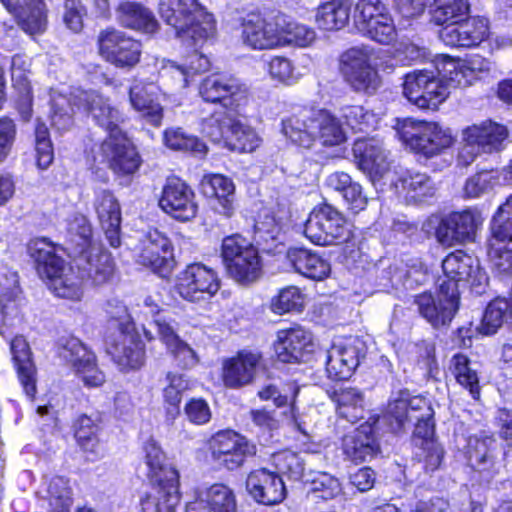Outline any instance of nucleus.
<instances>
[{"label": "nucleus", "instance_id": "obj_31", "mask_svg": "<svg viewBox=\"0 0 512 512\" xmlns=\"http://www.w3.org/2000/svg\"><path fill=\"white\" fill-rule=\"evenodd\" d=\"M13 14L23 31L30 35L41 34L47 27V9L43 0H0Z\"/></svg>", "mask_w": 512, "mask_h": 512}, {"label": "nucleus", "instance_id": "obj_24", "mask_svg": "<svg viewBox=\"0 0 512 512\" xmlns=\"http://www.w3.org/2000/svg\"><path fill=\"white\" fill-rule=\"evenodd\" d=\"M446 285L454 283L458 290V283L468 282L473 287L485 286L488 282L486 273L479 267L478 263L462 251L449 254L442 262Z\"/></svg>", "mask_w": 512, "mask_h": 512}, {"label": "nucleus", "instance_id": "obj_29", "mask_svg": "<svg viewBox=\"0 0 512 512\" xmlns=\"http://www.w3.org/2000/svg\"><path fill=\"white\" fill-rule=\"evenodd\" d=\"M185 512H237L236 497L230 487L215 483L196 490Z\"/></svg>", "mask_w": 512, "mask_h": 512}, {"label": "nucleus", "instance_id": "obj_39", "mask_svg": "<svg viewBox=\"0 0 512 512\" xmlns=\"http://www.w3.org/2000/svg\"><path fill=\"white\" fill-rule=\"evenodd\" d=\"M262 143V138L250 125L244 123L234 115L230 129L227 130L225 146L227 149L239 153H251Z\"/></svg>", "mask_w": 512, "mask_h": 512}, {"label": "nucleus", "instance_id": "obj_21", "mask_svg": "<svg viewBox=\"0 0 512 512\" xmlns=\"http://www.w3.org/2000/svg\"><path fill=\"white\" fill-rule=\"evenodd\" d=\"M280 15L262 18L250 16L242 24V40L254 50L280 48Z\"/></svg>", "mask_w": 512, "mask_h": 512}, {"label": "nucleus", "instance_id": "obj_14", "mask_svg": "<svg viewBox=\"0 0 512 512\" xmlns=\"http://www.w3.org/2000/svg\"><path fill=\"white\" fill-rule=\"evenodd\" d=\"M366 347L357 337L337 340L327 351L326 371L332 380L349 379L365 357Z\"/></svg>", "mask_w": 512, "mask_h": 512}, {"label": "nucleus", "instance_id": "obj_55", "mask_svg": "<svg viewBox=\"0 0 512 512\" xmlns=\"http://www.w3.org/2000/svg\"><path fill=\"white\" fill-rule=\"evenodd\" d=\"M339 416L354 422L363 417L364 397L356 388H344L335 395Z\"/></svg>", "mask_w": 512, "mask_h": 512}, {"label": "nucleus", "instance_id": "obj_17", "mask_svg": "<svg viewBox=\"0 0 512 512\" xmlns=\"http://www.w3.org/2000/svg\"><path fill=\"white\" fill-rule=\"evenodd\" d=\"M23 298L19 287L18 275L8 268L0 269V308L2 323L0 334L6 336L9 327L22 322Z\"/></svg>", "mask_w": 512, "mask_h": 512}, {"label": "nucleus", "instance_id": "obj_46", "mask_svg": "<svg viewBox=\"0 0 512 512\" xmlns=\"http://www.w3.org/2000/svg\"><path fill=\"white\" fill-rule=\"evenodd\" d=\"M162 342L166 345L168 353L174 358L177 365L182 368H191L198 363L195 351L176 334L170 324L162 323Z\"/></svg>", "mask_w": 512, "mask_h": 512}, {"label": "nucleus", "instance_id": "obj_40", "mask_svg": "<svg viewBox=\"0 0 512 512\" xmlns=\"http://www.w3.org/2000/svg\"><path fill=\"white\" fill-rule=\"evenodd\" d=\"M426 96L423 97L424 108L436 110L449 96L451 89L457 88L443 68V57L437 64L436 70H429Z\"/></svg>", "mask_w": 512, "mask_h": 512}, {"label": "nucleus", "instance_id": "obj_45", "mask_svg": "<svg viewBox=\"0 0 512 512\" xmlns=\"http://www.w3.org/2000/svg\"><path fill=\"white\" fill-rule=\"evenodd\" d=\"M398 190L410 201H422L435 192V184L431 178L421 172L406 171L395 183Z\"/></svg>", "mask_w": 512, "mask_h": 512}, {"label": "nucleus", "instance_id": "obj_52", "mask_svg": "<svg viewBox=\"0 0 512 512\" xmlns=\"http://www.w3.org/2000/svg\"><path fill=\"white\" fill-rule=\"evenodd\" d=\"M47 501L50 512H69L72 491L68 479L54 476L47 483Z\"/></svg>", "mask_w": 512, "mask_h": 512}, {"label": "nucleus", "instance_id": "obj_3", "mask_svg": "<svg viewBox=\"0 0 512 512\" xmlns=\"http://www.w3.org/2000/svg\"><path fill=\"white\" fill-rule=\"evenodd\" d=\"M162 18L181 41L205 44L217 35L216 20L198 0H167Z\"/></svg>", "mask_w": 512, "mask_h": 512}, {"label": "nucleus", "instance_id": "obj_11", "mask_svg": "<svg viewBox=\"0 0 512 512\" xmlns=\"http://www.w3.org/2000/svg\"><path fill=\"white\" fill-rule=\"evenodd\" d=\"M373 60V51L368 48L354 47L342 55V72L354 90L371 93L379 86Z\"/></svg>", "mask_w": 512, "mask_h": 512}, {"label": "nucleus", "instance_id": "obj_25", "mask_svg": "<svg viewBox=\"0 0 512 512\" xmlns=\"http://www.w3.org/2000/svg\"><path fill=\"white\" fill-rule=\"evenodd\" d=\"M202 193L209 199L210 209L225 218L233 216L235 184L222 174H205L200 182Z\"/></svg>", "mask_w": 512, "mask_h": 512}, {"label": "nucleus", "instance_id": "obj_32", "mask_svg": "<svg viewBox=\"0 0 512 512\" xmlns=\"http://www.w3.org/2000/svg\"><path fill=\"white\" fill-rule=\"evenodd\" d=\"M94 209L110 245L118 247L121 243V208L118 200L110 191H99L95 196Z\"/></svg>", "mask_w": 512, "mask_h": 512}, {"label": "nucleus", "instance_id": "obj_19", "mask_svg": "<svg viewBox=\"0 0 512 512\" xmlns=\"http://www.w3.org/2000/svg\"><path fill=\"white\" fill-rule=\"evenodd\" d=\"M193 190L180 178L166 180L162 189V210L180 221H189L197 214Z\"/></svg>", "mask_w": 512, "mask_h": 512}, {"label": "nucleus", "instance_id": "obj_30", "mask_svg": "<svg viewBox=\"0 0 512 512\" xmlns=\"http://www.w3.org/2000/svg\"><path fill=\"white\" fill-rule=\"evenodd\" d=\"M106 350L123 371L137 369L143 363L144 348L136 330L118 332L114 337H110Z\"/></svg>", "mask_w": 512, "mask_h": 512}, {"label": "nucleus", "instance_id": "obj_12", "mask_svg": "<svg viewBox=\"0 0 512 512\" xmlns=\"http://www.w3.org/2000/svg\"><path fill=\"white\" fill-rule=\"evenodd\" d=\"M60 357L88 388L100 387L106 380L95 353L77 338H69L59 350Z\"/></svg>", "mask_w": 512, "mask_h": 512}, {"label": "nucleus", "instance_id": "obj_64", "mask_svg": "<svg viewBox=\"0 0 512 512\" xmlns=\"http://www.w3.org/2000/svg\"><path fill=\"white\" fill-rule=\"evenodd\" d=\"M267 71L274 81L286 85L296 83L301 77L292 61L284 56L272 57L267 63Z\"/></svg>", "mask_w": 512, "mask_h": 512}, {"label": "nucleus", "instance_id": "obj_44", "mask_svg": "<svg viewBox=\"0 0 512 512\" xmlns=\"http://www.w3.org/2000/svg\"><path fill=\"white\" fill-rule=\"evenodd\" d=\"M182 42L188 48L193 49L188 63H186L184 66H177L174 65V63L171 61H166L162 62V69L172 76H177V80L180 86L186 87L188 85V78L190 74L207 71L210 67V62L205 55L198 52V48L202 47L204 44L195 45L191 40Z\"/></svg>", "mask_w": 512, "mask_h": 512}, {"label": "nucleus", "instance_id": "obj_10", "mask_svg": "<svg viewBox=\"0 0 512 512\" xmlns=\"http://www.w3.org/2000/svg\"><path fill=\"white\" fill-rule=\"evenodd\" d=\"M508 135V129L504 125L491 120L467 126L461 133L464 147L460 152V158L468 164L480 152L499 151L503 148Z\"/></svg>", "mask_w": 512, "mask_h": 512}, {"label": "nucleus", "instance_id": "obj_20", "mask_svg": "<svg viewBox=\"0 0 512 512\" xmlns=\"http://www.w3.org/2000/svg\"><path fill=\"white\" fill-rule=\"evenodd\" d=\"M352 150L359 169L373 182L389 173V153L379 139H358L354 142Z\"/></svg>", "mask_w": 512, "mask_h": 512}, {"label": "nucleus", "instance_id": "obj_8", "mask_svg": "<svg viewBox=\"0 0 512 512\" xmlns=\"http://www.w3.org/2000/svg\"><path fill=\"white\" fill-rule=\"evenodd\" d=\"M221 287L217 272L202 263H192L175 279L174 290L189 302H200L212 298Z\"/></svg>", "mask_w": 512, "mask_h": 512}, {"label": "nucleus", "instance_id": "obj_6", "mask_svg": "<svg viewBox=\"0 0 512 512\" xmlns=\"http://www.w3.org/2000/svg\"><path fill=\"white\" fill-rule=\"evenodd\" d=\"M222 257L228 275L240 284L255 282L262 275V262L257 248L240 235L224 238Z\"/></svg>", "mask_w": 512, "mask_h": 512}, {"label": "nucleus", "instance_id": "obj_50", "mask_svg": "<svg viewBox=\"0 0 512 512\" xmlns=\"http://www.w3.org/2000/svg\"><path fill=\"white\" fill-rule=\"evenodd\" d=\"M96 250L94 247L91 251ZM87 276L95 286L108 283L114 275V261L107 251L99 250L97 253L90 252L87 259Z\"/></svg>", "mask_w": 512, "mask_h": 512}, {"label": "nucleus", "instance_id": "obj_51", "mask_svg": "<svg viewBox=\"0 0 512 512\" xmlns=\"http://www.w3.org/2000/svg\"><path fill=\"white\" fill-rule=\"evenodd\" d=\"M469 11L468 0H434L432 19L438 25L457 24Z\"/></svg>", "mask_w": 512, "mask_h": 512}, {"label": "nucleus", "instance_id": "obj_15", "mask_svg": "<svg viewBox=\"0 0 512 512\" xmlns=\"http://www.w3.org/2000/svg\"><path fill=\"white\" fill-rule=\"evenodd\" d=\"M483 219L477 211L465 210L443 218L437 227L436 238L446 247L473 241Z\"/></svg>", "mask_w": 512, "mask_h": 512}, {"label": "nucleus", "instance_id": "obj_57", "mask_svg": "<svg viewBox=\"0 0 512 512\" xmlns=\"http://www.w3.org/2000/svg\"><path fill=\"white\" fill-rule=\"evenodd\" d=\"M489 256L500 274L512 273V236L501 238L492 234Z\"/></svg>", "mask_w": 512, "mask_h": 512}, {"label": "nucleus", "instance_id": "obj_60", "mask_svg": "<svg viewBox=\"0 0 512 512\" xmlns=\"http://www.w3.org/2000/svg\"><path fill=\"white\" fill-rule=\"evenodd\" d=\"M358 30L380 44L388 45L397 38V30L390 13Z\"/></svg>", "mask_w": 512, "mask_h": 512}, {"label": "nucleus", "instance_id": "obj_63", "mask_svg": "<svg viewBox=\"0 0 512 512\" xmlns=\"http://www.w3.org/2000/svg\"><path fill=\"white\" fill-rule=\"evenodd\" d=\"M343 117L348 126L356 132H367L376 127V115L360 105L347 106L343 109Z\"/></svg>", "mask_w": 512, "mask_h": 512}, {"label": "nucleus", "instance_id": "obj_9", "mask_svg": "<svg viewBox=\"0 0 512 512\" xmlns=\"http://www.w3.org/2000/svg\"><path fill=\"white\" fill-rule=\"evenodd\" d=\"M97 44L99 55L117 68L131 69L140 61L141 43L121 30L107 28L100 31Z\"/></svg>", "mask_w": 512, "mask_h": 512}, {"label": "nucleus", "instance_id": "obj_61", "mask_svg": "<svg viewBox=\"0 0 512 512\" xmlns=\"http://www.w3.org/2000/svg\"><path fill=\"white\" fill-rule=\"evenodd\" d=\"M179 472L172 466H162V502L167 512H174L180 503Z\"/></svg>", "mask_w": 512, "mask_h": 512}, {"label": "nucleus", "instance_id": "obj_28", "mask_svg": "<svg viewBox=\"0 0 512 512\" xmlns=\"http://www.w3.org/2000/svg\"><path fill=\"white\" fill-rule=\"evenodd\" d=\"M246 489L255 501L264 505L278 504L286 497L282 478L265 468L255 469L248 474Z\"/></svg>", "mask_w": 512, "mask_h": 512}, {"label": "nucleus", "instance_id": "obj_36", "mask_svg": "<svg viewBox=\"0 0 512 512\" xmlns=\"http://www.w3.org/2000/svg\"><path fill=\"white\" fill-rule=\"evenodd\" d=\"M159 92L160 87L156 83H138L131 87L129 93L132 107L153 126L160 124Z\"/></svg>", "mask_w": 512, "mask_h": 512}, {"label": "nucleus", "instance_id": "obj_59", "mask_svg": "<svg viewBox=\"0 0 512 512\" xmlns=\"http://www.w3.org/2000/svg\"><path fill=\"white\" fill-rule=\"evenodd\" d=\"M428 75L429 70H415L405 76L403 83L404 96L420 109L424 108L422 100L426 96Z\"/></svg>", "mask_w": 512, "mask_h": 512}, {"label": "nucleus", "instance_id": "obj_16", "mask_svg": "<svg viewBox=\"0 0 512 512\" xmlns=\"http://www.w3.org/2000/svg\"><path fill=\"white\" fill-rule=\"evenodd\" d=\"M213 460L228 470L240 467L248 455L255 453V447L240 434L231 431H220L210 440Z\"/></svg>", "mask_w": 512, "mask_h": 512}, {"label": "nucleus", "instance_id": "obj_7", "mask_svg": "<svg viewBox=\"0 0 512 512\" xmlns=\"http://www.w3.org/2000/svg\"><path fill=\"white\" fill-rule=\"evenodd\" d=\"M305 237L315 245L328 246L346 241L350 231L343 215L329 204L315 207L304 227Z\"/></svg>", "mask_w": 512, "mask_h": 512}, {"label": "nucleus", "instance_id": "obj_47", "mask_svg": "<svg viewBox=\"0 0 512 512\" xmlns=\"http://www.w3.org/2000/svg\"><path fill=\"white\" fill-rule=\"evenodd\" d=\"M67 249L76 255H82L92 247V227L89 220L81 214L73 216L67 228Z\"/></svg>", "mask_w": 512, "mask_h": 512}, {"label": "nucleus", "instance_id": "obj_22", "mask_svg": "<svg viewBox=\"0 0 512 512\" xmlns=\"http://www.w3.org/2000/svg\"><path fill=\"white\" fill-rule=\"evenodd\" d=\"M199 93L205 101L222 102L224 106L235 107L247 98L248 90L236 78L212 74L201 82Z\"/></svg>", "mask_w": 512, "mask_h": 512}, {"label": "nucleus", "instance_id": "obj_42", "mask_svg": "<svg viewBox=\"0 0 512 512\" xmlns=\"http://www.w3.org/2000/svg\"><path fill=\"white\" fill-rule=\"evenodd\" d=\"M349 16L350 9L344 1L330 0L317 7L315 23L321 30L337 31L347 25Z\"/></svg>", "mask_w": 512, "mask_h": 512}, {"label": "nucleus", "instance_id": "obj_33", "mask_svg": "<svg viewBox=\"0 0 512 512\" xmlns=\"http://www.w3.org/2000/svg\"><path fill=\"white\" fill-rule=\"evenodd\" d=\"M31 61L27 56L15 55L12 58L11 75L15 90V103L22 119L28 121L32 115V91L28 80Z\"/></svg>", "mask_w": 512, "mask_h": 512}, {"label": "nucleus", "instance_id": "obj_27", "mask_svg": "<svg viewBox=\"0 0 512 512\" xmlns=\"http://www.w3.org/2000/svg\"><path fill=\"white\" fill-rule=\"evenodd\" d=\"M260 353L240 351L235 356L224 360L222 381L227 388L238 389L251 384L261 365Z\"/></svg>", "mask_w": 512, "mask_h": 512}, {"label": "nucleus", "instance_id": "obj_2", "mask_svg": "<svg viewBox=\"0 0 512 512\" xmlns=\"http://www.w3.org/2000/svg\"><path fill=\"white\" fill-rule=\"evenodd\" d=\"M282 132L292 143L311 148L318 139L325 147L340 146L347 134L340 120L325 109H303L282 121Z\"/></svg>", "mask_w": 512, "mask_h": 512}, {"label": "nucleus", "instance_id": "obj_41", "mask_svg": "<svg viewBox=\"0 0 512 512\" xmlns=\"http://www.w3.org/2000/svg\"><path fill=\"white\" fill-rule=\"evenodd\" d=\"M280 48L298 47L307 48L312 46L317 33L314 28L280 15Z\"/></svg>", "mask_w": 512, "mask_h": 512}, {"label": "nucleus", "instance_id": "obj_37", "mask_svg": "<svg viewBox=\"0 0 512 512\" xmlns=\"http://www.w3.org/2000/svg\"><path fill=\"white\" fill-rule=\"evenodd\" d=\"M116 19L124 27L143 33H154L157 20L152 12L137 2L125 1L116 8Z\"/></svg>", "mask_w": 512, "mask_h": 512}, {"label": "nucleus", "instance_id": "obj_35", "mask_svg": "<svg viewBox=\"0 0 512 512\" xmlns=\"http://www.w3.org/2000/svg\"><path fill=\"white\" fill-rule=\"evenodd\" d=\"M286 260L296 273L313 280H323L331 272L328 261L306 248H289Z\"/></svg>", "mask_w": 512, "mask_h": 512}, {"label": "nucleus", "instance_id": "obj_18", "mask_svg": "<svg viewBox=\"0 0 512 512\" xmlns=\"http://www.w3.org/2000/svg\"><path fill=\"white\" fill-rule=\"evenodd\" d=\"M443 68L457 88L468 87L496 70L492 61L480 55H472L466 59H454L444 55Z\"/></svg>", "mask_w": 512, "mask_h": 512}, {"label": "nucleus", "instance_id": "obj_26", "mask_svg": "<svg viewBox=\"0 0 512 512\" xmlns=\"http://www.w3.org/2000/svg\"><path fill=\"white\" fill-rule=\"evenodd\" d=\"M489 35V21L485 17H471L457 24H448L439 31L440 39L453 47L479 45Z\"/></svg>", "mask_w": 512, "mask_h": 512}, {"label": "nucleus", "instance_id": "obj_62", "mask_svg": "<svg viewBox=\"0 0 512 512\" xmlns=\"http://www.w3.org/2000/svg\"><path fill=\"white\" fill-rule=\"evenodd\" d=\"M303 307L304 295L300 289L295 286L282 289L271 302L272 311L279 315L292 311L299 312Z\"/></svg>", "mask_w": 512, "mask_h": 512}, {"label": "nucleus", "instance_id": "obj_34", "mask_svg": "<svg viewBox=\"0 0 512 512\" xmlns=\"http://www.w3.org/2000/svg\"><path fill=\"white\" fill-rule=\"evenodd\" d=\"M343 450L346 457L353 462L371 460L379 451L372 424L366 422L346 435Z\"/></svg>", "mask_w": 512, "mask_h": 512}, {"label": "nucleus", "instance_id": "obj_56", "mask_svg": "<svg viewBox=\"0 0 512 512\" xmlns=\"http://www.w3.org/2000/svg\"><path fill=\"white\" fill-rule=\"evenodd\" d=\"M234 114L226 111H217L211 116L205 118L201 123V132L212 142L225 146V137L227 130L230 129V123Z\"/></svg>", "mask_w": 512, "mask_h": 512}, {"label": "nucleus", "instance_id": "obj_4", "mask_svg": "<svg viewBox=\"0 0 512 512\" xmlns=\"http://www.w3.org/2000/svg\"><path fill=\"white\" fill-rule=\"evenodd\" d=\"M30 256L36 263L38 274L46 278L49 289L59 298L79 301L83 296V282L70 266L55 254L53 244L46 239H36L29 245Z\"/></svg>", "mask_w": 512, "mask_h": 512}, {"label": "nucleus", "instance_id": "obj_1", "mask_svg": "<svg viewBox=\"0 0 512 512\" xmlns=\"http://www.w3.org/2000/svg\"><path fill=\"white\" fill-rule=\"evenodd\" d=\"M87 109L94 121L108 132L107 138L101 143L95 160L107 163L117 174L134 173L140 160L133 144L119 128L123 122L122 113L111 105L108 98L96 91L77 89L70 97L62 92L51 93L52 125L59 131L68 130L73 125L75 107Z\"/></svg>", "mask_w": 512, "mask_h": 512}, {"label": "nucleus", "instance_id": "obj_43", "mask_svg": "<svg viewBox=\"0 0 512 512\" xmlns=\"http://www.w3.org/2000/svg\"><path fill=\"white\" fill-rule=\"evenodd\" d=\"M299 392V388L294 383L285 384L282 386H276L270 384L262 388L258 395L262 400H272L277 407H283L290 403V414L291 419L297 426V428L306 433V421L301 417L297 416L294 400Z\"/></svg>", "mask_w": 512, "mask_h": 512}, {"label": "nucleus", "instance_id": "obj_5", "mask_svg": "<svg viewBox=\"0 0 512 512\" xmlns=\"http://www.w3.org/2000/svg\"><path fill=\"white\" fill-rule=\"evenodd\" d=\"M397 133L406 148L425 158L442 154L456 141L450 128L438 122L411 118L398 122Z\"/></svg>", "mask_w": 512, "mask_h": 512}, {"label": "nucleus", "instance_id": "obj_49", "mask_svg": "<svg viewBox=\"0 0 512 512\" xmlns=\"http://www.w3.org/2000/svg\"><path fill=\"white\" fill-rule=\"evenodd\" d=\"M451 370L457 382L467 389L474 399L480 396L477 370L464 354H456L451 360Z\"/></svg>", "mask_w": 512, "mask_h": 512}, {"label": "nucleus", "instance_id": "obj_54", "mask_svg": "<svg viewBox=\"0 0 512 512\" xmlns=\"http://www.w3.org/2000/svg\"><path fill=\"white\" fill-rule=\"evenodd\" d=\"M508 315H512V303L506 298L494 299L484 312L479 332L484 335L496 333Z\"/></svg>", "mask_w": 512, "mask_h": 512}, {"label": "nucleus", "instance_id": "obj_23", "mask_svg": "<svg viewBox=\"0 0 512 512\" xmlns=\"http://www.w3.org/2000/svg\"><path fill=\"white\" fill-rule=\"evenodd\" d=\"M315 344L310 332L301 327L278 331L274 350L279 361L299 363L314 352Z\"/></svg>", "mask_w": 512, "mask_h": 512}, {"label": "nucleus", "instance_id": "obj_58", "mask_svg": "<svg viewBox=\"0 0 512 512\" xmlns=\"http://www.w3.org/2000/svg\"><path fill=\"white\" fill-rule=\"evenodd\" d=\"M416 397L411 396L408 391H399L391 397L386 414L395 420L396 429L401 428L407 421H412L413 415L418 413L412 410V402Z\"/></svg>", "mask_w": 512, "mask_h": 512}, {"label": "nucleus", "instance_id": "obj_38", "mask_svg": "<svg viewBox=\"0 0 512 512\" xmlns=\"http://www.w3.org/2000/svg\"><path fill=\"white\" fill-rule=\"evenodd\" d=\"M12 359L18 371V377L26 395L33 398L36 393L35 370L30 361V348L26 339L16 336L11 340Z\"/></svg>", "mask_w": 512, "mask_h": 512}, {"label": "nucleus", "instance_id": "obj_48", "mask_svg": "<svg viewBox=\"0 0 512 512\" xmlns=\"http://www.w3.org/2000/svg\"><path fill=\"white\" fill-rule=\"evenodd\" d=\"M495 439L484 433L469 438L467 445L468 459L473 467L486 469L493 464Z\"/></svg>", "mask_w": 512, "mask_h": 512}, {"label": "nucleus", "instance_id": "obj_13", "mask_svg": "<svg viewBox=\"0 0 512 512\" xmlns=\"http://www.w3.org/2000/svg\"><path fill=\"white\" fill-rule=\"evenodd\" d=\"M438 286L437 298L430 293H423L416 296L414 301L421 316L436 328L452 321L459 301V292L454 283L446 285L443 281Z\"/></svg>", "mask_w": 512, "mask_h": 512}, {"label": "nucleus", "instance_id": "obj_53", "mask_svg": "<svg viewBox=\"0 0 512 512\" xmlns=\"http://www.w3.org/2000/svg\"><path fill=\"white\" fill-rule=\"evenodd\" d=\"M412 410L418 411L412 418L416 421L415 437L422 439L421 445L427 444L428 441H434V411L430 403L423 397H416L412 402Z\"/></svg>", "mask_w": 512, "mask_h": 512}]
</instances>
